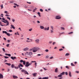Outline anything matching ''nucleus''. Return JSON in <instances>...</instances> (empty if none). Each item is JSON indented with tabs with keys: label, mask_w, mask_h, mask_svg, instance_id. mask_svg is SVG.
Segmentation results:
<instances>
[{
	"label": "nucleus",
	"mask_w": 79,
	"mask_h": 79,
	"mask_svg": "<svg viewBox=\"0 0 79 79\" xmlns=\"http://www.w3.org/2000/svg\"><path fill=\"white\" fill-rule=\"evenodd\" d=\"M33 52L35 53V52H38V51L40 50V48L37 47H35L33 48Z\"/></svg>",
	"instance_id": "1"
},
{
	"label": "nucleus",
	"mask_w": 79,
	"mask_h": 79,
	"mask_svg": "<svg viewBox=\"0 0 79 79\" xmlns=\"http://www.w3.org/2000/svg\"><path fill=\"white\" fill-rule=\"evenodd\" d=\"M32 62H31L30 63H29V62L28 61H27L26 62V64L25 65V66L26 67H28V66H29L31 65V64H32Z\"/></svg>",
	"instance_id": "2"
},
{
	"label": "nucleus",
	"mask_w": 79,
	"mask_h": 79,
	"mask_svg": "<svg viewBox=\"0 0 79 79\" xmlns=\"http://www.w3.org/2000/svg\"><path fill=\"white\" fill-rule=\"evenodd\" d=\"M21 72L22 73H24L25 74H27V75H29V73L27 71L25 70V69H23L21 70Z\"/></svg>",
	"instance_id": "3"
},
{
	"label": "nucleus",
	"mask_w": 79,
	"mask_h": 79,
	"mask_svg": "<svg viewBox=\"0 0 79 79\" xmlns=\"http://www.w3.org/2000/svg\"><path fill=\"white\" fill-rule=\"evenodd\" d=\"M53 28L54 27L52 26H51L50 27V33L53 34L54 31H53Z\"/></svg>",
	"instance_id": "4"
},
{
	"label": "nucleus",
	"mask_w": 79,
	"mask_h": 79,
	"mask_svg": "<svg viewBox=\"0 0 79 79\" xmlns=\"http://www.w3.org/2000/svg\"><path fill=\"white\" fill-rule=\"evenodd\" d=\"M27 40H26L27 42H32V39H29V38H27Z\"/></svg>",
	"instance_id": "5"
},
{
	"label": "nucleus",
	"mask_w": 79,
	"mask_h": 79,
	"mask_svg": "<svg viewBox=\"0 0 79 79\" xmlns=\"http://www.w3.org/2000/svg\"><path fill=\"white\" fill-rule=\"evenodd\" d=\"M61 18V17L60 16H56L55 18V19H60Z\"/></svg>",
	"instance_id": "6"
},
{
	"label": "nucleus",
	"mask_w": 79,
	"mask_h": 79,
	"mask_svg": "<svg viewBox=\"0 0 79 79\" xmlns=\"http://www.w3.org/2000/svg\"><path fill=\"white\" fill-rule=\"evenodd\" d=\"M20 66L22 67H23V65L21 64V63H19V65H18L19 68H21Z\"/></svg>",
	"instance_id": "7"
},
{
	"label": "nucleus",
	"mask_w": 79,
	"mask_h": 79,
	"mask_svg": "<svg viewBox=\"0 0 79 79\" xmlns=\"http://www.w3.org/2000/svg\"><path fill=\"white\" fill-rule=\"evenodd\" d=\"M3 76L2 74L0 73V79H3Z\"/></svg>",
	"instance_id": "8"
},
{
	"label": "nucleus",
	"mask_w": 79,
	"mask_h": 79,
	"mask_svg": "<svg viewBox=\"0 0 79 79\" xmlns=\"http://www.w3.org/2000/svg\"><path fill=\"white\" fill-rule=\"evenodd\" d=\"M28 50H29V48H24L23 49V51H27Z\"/></svg>",
	"instance_id": "9"
},
{
	"label": "nucleus",
	"mask_w": 79,
	"mask_h": 79,
	"mask_svg": "<svg viewBox=\"0 0 79 79\" xmlns=\"http://www.w3.org/2000/svg\"><path fill=\"white\" fill-rule=\"evenodd\" d=\"M44 31H48L49 30V27H48L47 28L45 27L44 28Z\"/></svg>",
	"instance_id": "10"
},
{
	"label": "nucleus",
	"mask_w": 79,
	"mask_h": 79,
	"mask_svg": "<svg viewBox=\"0 0 79 79\" xmlns=\"http://www.w3.org/2000/svg\"><path fill=\"white\" fill-rule=\"evenodd\" d=\"M35 42L36 43H37V44H39V39H37L35 40Z\"/></svg>",
	"instance_id": "11"
},
{
	"label": "nucleus",
	"mask_w": 79,
	"mask_h": 79,
	"mask_svg": "<svg viewBox=\"0 0 79 79\" xmlns=\"http://www.w3.org/2000/svg\"><path fill=\"white\" fill-rule=\"evenodd\" d=\"M37 73H35L32 74V75L34 77H36V75H37Z\"/></svg>",
	"instance_id": "12"
},
{
	"label": "nucleus",
	"mask_w": 79,
	"mask_h": 79,
	"mask_svg": "<svg viewBox=\"0 0 79 79\" xmlns=\"http://www.w3.org/2000/svg\"><path fill=\"white\" fill-rule=\"evenodd\" d=\"M10 58L12 60H14L15 59H16V57L11 56Z\"/></svg>",
	"instance_id": "13"
},
{
	"label": "nucleus",
	"mask_w": 79,
	"mask_h": 79,
	"mask_svg": "<svg viewBox=\"0 0 79 79\" xmlns=\"http://www.w3.org/2000/svg\"><path fill=\"white\" fill-rule=\"evenodd\" d=\"M5 21H6L7 23V24L5 26H8L9 24V23H8V21H7V20H5Z\"/></svg>",
	"instance_id": "14"
},
{
	"label": "nucleus",
	"mask_w": 79,
	"mask_h": 79,
	"mask_svg": "<svg viewBox=\"0 0 79 79\" xmlns=\"http://www.w3.org/2000/svg\"><path fill=\"white\" fill-rule=\"evenodd\" d=\"M13 77L14 79H18V77L17 76H15V75L13 76Z\"/></svg>",
	"instance_id": "15"
},
{
	"label": "nucleus",
	"mask_w": 79,
	"mask_h": 79,
	"mask_svg": "<svg viewBox=\"0 0 79 79\" xmlns=\"http://www.w3.org/2000/svg\"><path fill=\"white\" fill-rule=\"evenodd\" d=\"M40 28L41 29H44V26H40Z\"/></svg>",
	"instance_id": "16"
},
{
	"label": "nucleus",
	"mask_w": 79,
	"mask_h": 79,
	"mask_svg": "<svg viewBox=\"0 0 79 79\" xmlns=\"http://www.w3.org/2000/svg\"><path fill=\"white\" fill-rule=\"evenodd\" d=\"M42 79H48V77H43L42 78Z\"/></svg>",
	"instance_id": "17"
},
{
	"label": "nucleus",
	"mask_w": 79,
	"mask_h": 79,
	"mask_svg": "<svg viewBox=\"0 0 79 79\" xmlns=\"http://www.w3.org/2000/svg\"><path fill=\"white\" fill-rule=\"evenodd\" d=\"M58 68H56L55 70V73H58Z\"/></svg>",
	"instance_id": "18"
},
{
	"label": "nucleus",
	"mask_w": 79,
	"mask_h": 79,
	"mask_svg": "<svg viewBox=\"0 0 79 79\" xmlns=\"http://www.w3.org/2000/svg\"><path fill=\"white\" fill-rule=\"evenodd\" d=\"M2 33L3 34H7V32L5 31H2Z\"/></svg>",
	"instance_id": "19"
},
{
	"label": "nucleus",
	"mask_w": 79,
	"mask_h": 79,
	"mask_svg": "<svg viewBox=\"0 0 79 79\" xmlns=\"http://www.w3.org/2000/svg\"><path fill=\"white\" fill-rule=\"evenodd\" d=\"M7 64V65H8V66H11V64L10 63H6L5 64Z\"/></svg>",
	"instance_id": "20"
},
{
	"label": "nucleus",
	"mask_w": 79,
	"mask_h": 79,
	"mask_svg": "<svg viewBox=\"0 0 79 79\" xmlns=\"http://www.w3.org/2000/svg\"><path fill=\"white\" fill-rule=\"evenodd\" d=\"M11 27L14 29H15V27H14V25H11Z\"/></svg>",
	"instance_id": "21"
},
{
	"label": "nucleus",
	"mask_w": 79,
	"mask_h": 79,
	"mask_svg": "<svg viewBox=\"0 0 79 79\" xmlns=\"http://www.w3.org/2000/svg\"><path fill=\"white\" fill-rule=\"evenodd\" d=\"M71 72L69 71V75L70 76V77H72V75H71Z\"/></svg>",
	"instance_id": "22"
},
{
	"label": "nucleus",
	"mask_w": 79,
	"mask_h": 79,
	"mask_svg": "<svg viewBox=\"0 0 79 79\" xmlns=\"http://www.w3.org/2000/svg\"><path fill=\"white\" fill-rule=\"evenodd\" d=\"M64 74H65V72H63L62 73H61L60 74L62 75H62H64Z\"/></svg>",
	"instance_id": "23"
},
{
	"label": "nucleus",
	"mask_w": 79,
	"mask_h": 79,
	"mask_svg": "<svg viewBox=\"0 0 79 79\" xmlns=\"http://www.w3.org/2000/svg\"><path fill=\"white\" fill-rule=\"evenodd\" d=\"M11 67L12 68H14V67H15V65H14V64H12L11 65Z\"/></svg>",
	"instance_id": "24"
},
{
	"label": "nucleus",
	"mask_w": 79,
	"mask_h": 79,
	"mask_svg": "<svg viewBox=\"0 0 79 79\" xmlns=\"http://www.w3.org/2000/svg\"><path fill=\"white\" fill-rule=\"evenodd\" d=\"M6 35H8V36H10V35H10V33L7 32V33L6 34Z\"/></svg>",
	"instance_id": "25"
},
{
	"label": "nucleus",
	"mask_w": 79,
	"mask_h": 79,
	"mask_svg": "<svg viewBox=\"0 0 79 79\" xmlns=\"http://www.w3.org/2000/svg\"><path fill=\"white\" fill-rule=\"evenodd\" d=\"M0 25H1V26H5V25H2V22H0Z\"/></svg>",
	"instance_id": "26"
},
{
	"label": "nucleus",
	"mask_w": 79,
	"mask_h": 79,
	"mask_svg": "<svg viewBox=\"0 0 79 79\" xmlns=\"http://www.w3.org/2000/svg\"><path fill=\"white\" fill-rule=\"evenodd\" d=\"M38 15L40 17V16H41L40 15V12H38Z\"/></svg>",
	"instance_id": "27"
},
{
	"label": "nucleus",
	"mask_w": 79,
	"mask_h": 79,
	"mask_svg": "<svg viewBox=\"0 0 79 79\" xmlns=\"http://www.w3.org/2000/svg\"><path fill=\"white\" fill-rule=\"evenodd\" d=\"M58 77H62V75L61 74H60L58 75Z\"/></svg>",
	"instance_id": "28"
},
{
	"label": "nucleus",
	"mask_w": 79,
	"mask_h": 79,
	"mask_svg": "<svg viewBox=\"0 0 79 79\" xmlns=\"http://www.w3.org/2000/svg\"><path fill=\"white\" fill-rule=\"evenodd\" d=\"M23 65H25V64H26V61H23Z\"/></svg>",
	"instance_id": "29"
},
{
	"label": "nucleus",
	"mask_w": 79,
	"mask_h": 79,
	"mask_svg": "<svg viewBox=\"0 0 79 79\" xmlns=\"http://www.w3.org/2000/svg\"><path fill=\"white\" fill-rule=\"evenodd\" d=\"M37 8H35V9H34L33 10V13H34V12H35V11L36 10H37Z\"/></svg>",
	"instance_id": "30"
},
{
	"label": "nucleus",
	"mask_w": 79,
	"mask_h": 79,
	"mask_svg": "<svg viewBox=\"0 0 79 79\" xmlns=\"http://www.w3.org/2000/svg\"><path fill=\"white\" fill-rule=\"evenodd\" d=\"M60 28L62 30H64L65 29L64 28V27H61Z\"/></svg>",
	"instance_id": "31"
},
{
	"label": "nucleus",
	"mask_w": 79,
	"mask_h": 79,
	"mask_svg": "<svg viewBox=\"0 0 79 79\" xmlns=\"http://www.w3.org/2000/svg\"><path fill=\"white\" fill-rule=\"evenodd\" d=\"M65 55V56H69V53H67Z\"/></svg>",
	"instance_id": "32"
},
{
	"label": "nucleus",
	"mask_w": 79,
	"mask_h": 79,
	"mask_svg": "<svg viewBox=\"0 0 79 79\" xmlns=\"http://www.w3.org/2000/svg\"><path fill=\"white\" fill-rule=\"evenodd\" d=\"M24 61H23V60H20V63H23V62Z\"/></svg>",
	"instance_id": "33"
},
{
	"label": "nucleus",
	"mask_w": 79,
	"mask_h": 79,
	"mask_svg": "<svg viewBox=\"0 0 79 79\" xmlns=\"http://www.w3.org/2000/svg\"><path fill=\"white\" fill-rule=\"evenodd\" d=\"M14 5H16V6H19V5H17V4H16V3H14Z\"/></svg>",
	"instance_id": "34"
},
{
	"label": "nucleus",
	"mask_w": 79,
	"mask_h": 79,
	"mask_svg": "<svg viewBox=\"0 0 79 79\" xmlns=\"http://www.w3.org/2000/svg\"><path fill=\"white\" fill-rule=\"evenodd\" d=\"M25 55H27V54L28 55H29V52H26V53H25Z\"/></svg>",
	"instance_id": "35"
},
{
	"label": "nucleus",
	"mask_w": 79,
	"mask_h": 79,
	"mask_svg": "<svg viewBox=\"0 0 79 79\" xmlns=\"http://www.w3.org/2000/svg\"><path fill=\"white\" fill-rule=\"evenodd\" d=\"M73 32L72 31V32H70L69 33H68V34H73Z\"/></svg>",
	"instance_id": "36"
},
{
	"label": "nucleus",
	"mask_w": 79,
	"mask_h": 79,
	"mask_svg": "<svg viewBox=\"0 0 79 79\" xmlns=\"http://www.w3.org/2000/svg\"><path fill=\"white\" fill-rule=\"evenodd\" d=\"M29 55H32V52H30L29 53Z\"/></svg>",
	"instance_id": "37"
},
{
	"label": "nucleus",
	"mask_w": 79,
	"mask_h": 79,
	"mask_svg": "<svg viewBox=\"0 0 79 79\" xmlns=\"http://www.w3.org/2000/svg\"><path fill=\"white\" fill-rule=\"evenodd\" d=\"M40 11H41V12H43V10L42 9H40Z\"/></svg>",
	"instance_id": "38"
},
{
	"label": "nucleus",
	"mask_w": 79,
	"mask_h": 79,
	"mask_svg": "<svg viewBox=\"0 0 79 79\" xmlns=\"http://www.w3.org/2000/svg\"><path fill=\"white\" fill-rule=\"evenodd\" d=\"M9 45H10V44H8L6 45V47H9Z\"/></svg>",
	"instance_id": "39"
},
{
	"label": "nucleus",
	"mask_w": 79,
	"mask_h": 79,
	"mask_svg": "<svg viewBox=\"0 0 79 79\" xmlns=\"http://www.w3.org/2000/svg\"><path fill=\"white\" fill-rule=\"evenodd\" d=\"M65 67H66V68H67V69H69V66H66Z\"/></svg>",
	"instance_id": "40"
},
{
	"label": "nucleus",
	"mask_w": 79,
	"mask_h": 79,
	"mask_svg": "<svg viewBox=\"0 0 79 79\" xmlns=\"http://www.w3.org/2000/svg\"><path fill=\"white\" fill-rule=\"evenodd\" d=\"M71 66H75L73 63H71Z\"/></svg>",
	"instance_id": "41"
},
{
	"label": "nucleus",
	"mask_w": 79,
	"mask_h": 79,
	"mask_svg": "<svg viewBox=\"0 0 79 79\" xmlns=\"http://www.w3.org/2000/svg\"><path fill=\"white\" fill-rule=\"evenodd\" d=\"M12 21H13V23H14L15 22V19H12Z\"/></svg>",
	"instance_id": "42"
},
{
	"label": "nucleus",
	"mask_w": 79,
	"mask_h": 79,
	"mask_svg": "<svg viewBox=\"0 0 79 79\" xmlns=\"http://www.w3.org/2000/svg\"><path fill=\"white\" fill-rule=\"evenodd\" d=\"M33 48H32V49H31L30 50V51H33Z\"/></svg>",
	"instance_id": "43"
},
{
	"label": "nucleus",
	"mask_w": 79,
	"mask_h": 79,
	"mask_svg": "<svg viewBox=\"0 0 79 79\" xmlns=\"http://www.w3.org/2000/svg\"><path fill=\"white\" fill-rule=\"evenodd\" d=\"M2 50L3 52H5V48H2Z\"/></svg>",
	"instance_id": "44"
},
{
	"label": "nucleus",
	"mask_w": 79,
	"mask_h": 79,
	"mask_svg": "<svg viewBox=\"0 0 79 79\" xmlns=\"http://www.w3.org/2000/svg\"><path fill=\"white\" fill-rule=\"evenodd\" d=\"M4 57L5 58H9V57L6 56H4Z\"/></svg>",
	"instance_id": "45"
},
{
	"label": "nucleus",
	"mask_w": 79,
	"mask_h": 79,
	"mask_svg": "<svg viewBox=\"0 0 79 79\" xmlns=\"http://www.w3.org/2000/svg\"><path fill=\"white\" fill-rule=\"evenodd\" d=\"M7 19H9L10 21L11 20V19H10V17H7Z\"/></svg>",
	"instance_id": "46"
},
{
	"label": "nucleus",
	"mask_w": 79,
	"mask_h": 79,
	"mask_svg": "<svg viewBox=\"0 0 79 79\" xmlns=\"http://www.w3.org/2000/svg\"><path fill=\"white\" fill-rule=\"evenodd\" d=\"M1 9H2V8H3V5H1Z\"/></svg>",
	"instance_id": "47"
},
{
	"label": "nucleus",
	"mask_w": 79,
	"mask_h": 79,
	"mask_svg": "<svg viewBox=\"0 0 79 79\" xmlns=\"http://www.w3.org/2000/svg\"><path fill=\"white\" fill-rule=\"evenodd\" d=\"M59 51H62V50H63V49L62 48L60 49H59Z\"/></svg>",
	"instance_id": "48"
},
{
	"label": "nucleus",
	"mask_w": 79,
	"mask_h": 79,
	"mask_svg": "<svg viewBox=\"0 0 79 79\" xmlns=\"http://www.w3.org/2000/svg\"><path fill=\"white\" fill-rule=\"evenodd\" d=\"M2 20H3V21H6V20H5V19L4 18H2Z\"/></svg>",
	"instance_id": "49"
},
{
	"label": "nucleus",
	"mask_w": 79,
	"mask_h": 79,
	"mask_svg": "<svg viewBox=\"0 0 79 79\" xmlns=\"http://www.w3.org/2000/svg\"><path fill=\"white\" fill-rule=\"evenodd\" d=\"M45 52H48V49H46L45 50Z\"/></svg>",
	"instance_id": "50"
},
{
	"label": "nucleus",
	"mask_w": 79,
	"mask_h": 79,
	"mask_svg": "<svg viewBox=\"0 0 79 79\" xmlns=\"http://www.w3.org/2000/svg\"><path fill=\"white\" fill-rule=\"evenodd\" d=\"M32 29L31 28L30 29H29V31H32Z\"/></svg>",
	"instance_id": "51"
},
{
	"label": "nucleus",
	"mask_w": 79,
	"mask_h": 79,
	"mask_svg": "<svg viewBox=\"0 0 79 79\" xmlns=\"http://www.w3.org/2000/svg\"><path fill=\"white\" fill-rule=\"evenodd\" d=\"M35 66H37V63H36V62H35Z\"/></svg>",
	"instance_id": "52"
},
{
	"label": "nucleus",
	"mask_w": 79,
	"mask_h": 79,
	"mask_svg": "<svg viewBox=\"0 0 79 79\" xmlns=\"http://www.w3.org/2000/svg\"><path fill=\"white\" fill-rule=\"evenodd\" d=\"M56 44V43L55 42H54L53 43L52 45H55V44Z\"/></svg>",
	"instance_id": "53"
},
{
	"label": "nucleus",
	"mask_w": 79,
	"mask_h": 79,
	"mask_svg": "<svg viewBox=\"0 0 79 79\" xmlns=\"http://www.w3.org/2000/svg\"><path fill=\"white\" fill-rule=\"evenodd\" d=\"M9 31L10 32H13V31H12V30H9Z\"/></svg>",
	"instance_id": "54"
},
{
	"label": "nucleus",
	"mask_w": 79,
	"mask_h": 79,
	"mask_svg": "<svg viewBox=\"0 0 79 79\" xmlns=\"http://www.w3.org/2000/svg\"><path fill=\"white\" fill-rule=\"evenodd\" d=\"M48 57H49V56H46V58H48Z\"/></svg>",
	"instance_id": "55"
},
{
	"label": "nucleus",
	"mask_w": 79,
	"mask_h": 79,
	"mask_svg": "<svg viewBox=\"0 0 79 79\" xmlns=\"http://www.w3.org/2000/svg\"><path fill=\"white\" fill-rule=\"evenodd\" d=\"M11 41V40H7V42H10Z\"/></svg>",
	"instance_id": "56"
},
{
	"label": "nucleus",
	"mask_w": 79,
	"mask_h": 79,
	"mask_svg": "<svg viewBox=\"0 0 79 79\" xmlns=\"http://www.w3.org/2000/svg\"><path fill=\"white\" fill-rule=\"evenodd\" d=\"M11 56V54H8V56Z\"/></svg>",
	"instance_id": "57"
},
{
	"label": "nucleus",
	"mask_w": 79,
	"mask_h": 79,
	"mask_svg": "<svg viewBox=\"0 0 79 79\" xmlns=\"http://www.w3.org/2000/svg\"><path fill=\"white\" fill-rule=\"evenodd\" d=\"M2 21V22H3V23H6V21Z\"/></svg>",
	"instance_id": "58"
},
{
	"label": "nucleus",
	"mask_w": 79,
	"mask_h": 79,
	"mask_svg": "<svg viewBox=\"0 0 79 79\" xmlns=\"http://www.w3.org/2000/svg\"><path fill=\"white\" fill-rule=\"evenodd\" d=\"M53 58V56H52V57H51L50 58V59H52V58Z\"/></svg>",
	"instance_id": "59"
},
{
	"label": "nucleus",
	"mask_w": 79,
	"mask_h": 79,
	"mask_svg": "<svg viewBox=\"0 0 79 79\" xmlns=\"http://www.w3.org/2000/svg\"><path fill=\"white\" fill-rule=\"evenodd\" d=\"M4 13H8V11H5Z\"/></svg>",
	"instance_id": "60"
},
{
	"label": "nucleus",
	"mask_w": 79,
	"mask_h": 79,
	"mask_svg": "<svg viewBox=\"0 0 79 79\" xmlns=\"http://www.w3.org/2000/svg\"><path fill=\"white\" fill-rule=\"evenodd\" d=\"M27 3H29V4H31V2H27Z\"/></svg>",
	"instance_id": "61"
},
{
	"label": "nucleus",
	"mask_w": 79,
	"mask_h": 79,
	"mask_svg": "<svg viewBox=\"0 0 79 79\" xmlns=\"http://www.w3.org/2000/svg\"><path fill=\"white\" fill-rule=\"evenodd\" d=\"M65 74L66 75H68V72H66L65 73Z\"/></svg>",
	"instance_id": "62"
},
{
	"label": "nucleus",
	"mask_w": 79,
	"mask_h": 79,
	"mask_svg": "<svg viewBox=\"0 0 79 79\" xmlns=\"http://www.w3.org/2000/svg\"><path fill=\"white\" fill-rule=\"evenodd\" d=\"M36 17H37L35 15H34L33 16V18H36Z\"/></svg>",
	"instance_id": "63"
},
{
	"label": "nucleus",
	"mask_w": 79,
	"mask_h": 79,
	"mask_svg": "<svg viewBox=\"0 0 79 79\" xmlns=\"http://www.w3.org/2000/svg\"><path fill=\"white\" fill-rule=\"evenodd\" d=\"M37 22L38 23H40V21H37Z\"/></svg>",
	"instance_id": "64"
}]
</instances>
